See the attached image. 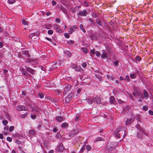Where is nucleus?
<instances>
[{
    "mask_svg": "<svg viewBox=\"0 0 153 153\" xmlns=\"http://www.w3.org/2000/svg\"><path fill=\"white\" fill-rule=\"evenodd\" d=\"M117 129H118V133L119 134V135L121 137L123 135V138H125L127 135V132L123 130L122 128H120Z\"/></svg>",
    "mask_w": 153,
    "mask_h": 153,
    "instance_id": "nucleus-1",
    "label": "nucleus"
},
{
    "mask_svg": "<svg viewBox=\"0 0 153 153\" xmlns=\"http://www.w3.org/2000/svg\"><path fill=\"white\" fill-rule=\"evenodd\" d=\"M71 88V85L68 84H66L63 86V93L64 94H66L67 92Z\"/></svg>",
    "mask_w": 153,
    "mask_h": 153,
    "instance_id": "nucleus-2",
    "label": "nucleus"
},
{
    "mask_svg": "<svg viewBox=\"0 0 153 153\" xmlns=\"http://www.w3.org/2000/svg\"><path fill=\"white\" fill-rule=\"evenodd\" d=\"M134 91L135 92L137 96H139L140 98L143 99L144 98V97H143V96L141 93L140 91L138 88H134Z\"/></svg>",
    "mask_w": 153,
    "mask_h": 153,
    "instance_id": "nucleus-3",
    "label": "nucleus"
},
{
    "mask_svg": "<svg viewBox=\"0 0 153 153\" xmlns=\"http://www.w3.org/2000/svg\"><path fill=\"white\" fill-rule=\"evenodd\" d=\"M79 129L77 128H76L75 129L71 130L69 133V135L71 136H74L78 132Z\"/></svg>",
    "mask_w": 153,
    "mask_h": 153,
    "instance_id": "nucleus-4",
    "label": "nucleus"
},
{
    "mask_svg": "<svg viewBox=\"0 0 153 153\" xmlns=\"http://www.w3.org/2000/svg\"><path fill=\"white\" fill-rule=\"evenodd\" d=\"M16 109L17 110L19 111L22 110L27 111V108L25 106L20 105L16 106Z\"/></svg>",
    "mask_w": 153,
    "mask_h": 153,
    "instance_id": "nucleus-5",
    "label": "nucleus"
},
{
    "mask_svg": "<svg viewBox=\"0 0 153 153\" xmlns=\"http://www.w3.org/2000/svg\"><path fill=\"white\" fill-rule=\"evenodd\" d=\"M93 102L97 104H100L101 103V100L98 97H97L93 98Z\"/></svg>",
    "mask_w": 153,
    "mask_h": 153,
    "instance_id": "nucleus-6",
    "label": "nucleus"
},
{
    "mask_svg": "<svg viewBox=\"0 0 153 153\" xmlns=\"http://www.w3.org/2000/svg\"><path fill=\"white\" fill-rule=\"evenodd\" d=\"M53 27L56 32L59 33H61L62 32V30L61 29L59 25L55 24L53 25Z\"/></svg>",
    "mask_w": 153,
    "mask_h": 153,
    "instance_id": "nucleus-7",
    "label": "nucleus"
},
{
    "mask_svg": "<svg viewBox=\"0 0 153 153\" xmlns=\"http://www.w3.org/2000/svg\"><path fill=\"white\" fill-rule=\"evenodd\" d=\"M27 71L30 73L32 74H34L36 73V71L34 69H33L27 66H25Z\"/></svg>",
    "mask_w": 153,
    "mask_h": 153,
    "instance_id": "nucleus-8",
    "label": "nucleus"
},
{
    "mask_svg": "<svg viewBox=\"0 0 153 153\" xmlns=\"http://www.w3.org/2000/svg\"><path fill=\"white\" fill-rule=\"evenodd\" d=\"M88 12L85 10H83L82 11H80L78 13V14L81 16H86Z\"/></svg>",
    "mask_w": 153,
    "mask_h": 153,
    "instance_id": "nucleus-9",
    "label": "nucleus"
},
{
    "mask_svg": "<svg viewBox=\"0 0 153 153\" xmlns=\"http://www.w3.org/2000/svg\"><path fill=\"white\" fill-rule=\"evenodd\" d=\"M108 57V54L107 52L105 50H103L102 54L101 55L102 58H106Z\"/></svg>",
    "mask_w": 153,
    "mask_h": 153,
    "instance_id": "nucleus-10",
    "label": "nucleus"
},
{
    "mask_svg": "<svg viewBox=\"0 0 153 153\" xmlns=\"http://www.w3.org/2000/svg\"><path fill=\"white\" fill-rule=\"evenodd\" d=\"M143 95L144 97V98L146 100L149 97V95L147 92V91L145 89H144L143 90Z\"/></svg>",
    "mask_w": 153,
    "mask_h": 153,
    "instance_id": "nucleus-11",
    "label": "nucleus"
},
{
    "mask_svg": "<svg viewBox=\"0 0 153 153\" xmlns=\"http://www.w3.org/2000/svg\"><path fill=\"white\" fill-rule=\"evenodd\" d=\"M118 129H117L115 131L113 134L114 135H115V137L117 138H119L121 137V136L119 135V134L118 133Z\"/></svg>",
    "mask_w": 153,
    "mask_h": 153,
    "instance_id": "nucleus-12",
    "label": "nucleus"
},
{
    "mask_svg": "<svg viewBox=\"0 0 153 153\" xmlns=\"http://www.w3.org/2000/svg\"><path fill=\"white\" fill-rule=\"evenodd\" d=\"M77 27L76 26H74L71 27L69 31V33L70 34H71L74 30L76 29Z\"/></svg>",
    "mask_w": 153,
    "mask_h": 153,
    "instance_id": "nucleus-13",
    "label": "nucleus"
},
{
    "mask_svg": "<svg viewBox=\"0 0 153 153\" xmlns=\"http://www.w3.org/2000/svg\"><path fill=\"white\" fill-rule=\"evenodd\" d=\"M64 118L61 116H56V119L57 121L58 122L62 121L64 120Z\"/></svg>",
    "mask_w": 153,
    "mask_h": 153,
    "instance_id": "nucleus-14",
    "label": "nucleus"
},
{
    "mask_svg": "<svg viewBox=\"0 0 153 153\" xmlns=\"http://www.w3.org/2000/svg\"><path fill=\"white\" fill-rule=\"evenodd\" d=\"M59 151L61 152H62L64 150V147L62 143H60L59 144Z\"/></svg>",
    "mask_w": 153,
    "mask_h": 153,
    "instance_id": "nucleus-15",
    "label": "nucleus"
},
{
    "mask_svg": "<svg viewBox=\"0 0 153 153\" xmlns=\"http://www.w3.org/2000/svg\"><path fill=\"white\" fill-rule=\"evenodd\" d=\"M132 123V119H127L125 121L126 125H128L131 123Z\"/></svg>",
    "mask_w": 153,
    "mask_h": 153,
    "instance_id": "nucleus-16",
    "label": "nucleus"
},
{
    "mask_svg": "<svg viewBox=\"0 0 153 153\" xmlns=\"http://www.w3.org/2000/svg\"><path fill=\"white\" fill-rule=\"evenodd\" d=\"M109 101L110 104H114L115 101V99L114 97L113 96H111L109 98Z\"/></svg>",
    "mask_w": 153,
    "mask_h": 153,
    "instance_id": "nucleus-17",
    "label": "nucleus"
},
{
    "mask_svg": "<svg viewBox=\"0 0 153 153\" xmlns=\"http://www.w3.org/2000/svg\"><path fill=\"white\" fill-rule=\"evenodd\" d=\"M76 71H79L81 72L83 71V69L81 68L80 66L76 67Z\"/></svg>",
    "mask_w": 153,
    "mask_h": 153,
    "instance_id": "nucleus-18",
    "label": "nucleus"
},
{
    "mask_svg": "<svg viewBox=\"0 0 153 153\" xmlns=\"http://www.w3.org/2000/svg\"><path fill=\"white\" fill-rule=\"evenodd\" d=\"M111 148H114L117 147V144L116 142H112L111 143Z\"/></svg>",
    "mask_w": 153,
    "mask_h": 153,
    "instance_id": "nucleus-19",
    "label": "nucleus"
},
{
    "mask_svg": "<svg viewBox=\"0 0 153 153\" xmlns=\"http://www.w3.org/2000/svg\"><path fill=\"white\" fill-rule=\"evenodd\" d=\"M103 140V139L100 137H98L96 138L94 140V142L97 141H101Z\"/></svg>",
    "mask_w": 153,
    "mask_h": 153,
    "instance_id": "nucleus-20",
    "label": "nucleus"
},
{
    "mask_svg": "<svg viewBox=\"0 0 153 153\" xmlns=\"http://www.w3.org/2000/svg\"><path fill=\"white\" fill-rule=\"evenodd\" d=\"M29 134L31 135H35L36 134V131L33 130H30L29 132Z\"/></svg>",
    "mask_w": 153,
    "mask_h": 153,
    "instance_id": "nucleus-21",
    "label": "nucleus"
},
{
    "mask_svg": "<svg viewBox=\"0 0 153 153\" xmlns=\"http://www.w3.org/2000/svg\"><path fill=\"white\" fill-rule=\"evenodd\" d=\"M82 50L83 52L85 54L88 53V51L86 48H82Z\"/></svg>",
    "mask_w": 153,
    "mask_h": 153,
    "instance_id": "nucleus-22",
    "label": "nucleus"
},
{
    "mask_svg": "<svg viewBox=\"0 0 153 153\" xmlns=\"http://www.w3.org/2000/svg\"><path fill=\"white\" fill-rule=\"evenodd\" d=\"M22 23L23 24L25 25H28V22L27 21L24 19H22Z\"/></svg>",
    "mask_w": 153,
    "mask_h": 153,
    "instance_id": "nucleus-23",
    "label": "nucleus"
},
{
    "mask_svg": "<svg viewBox=\"0 0 153 153\" xmlns=\"http://www.w3.org/2000/svg\"><path fill=\"white\" fill-rule=\"evenodd\" d=\"M52 27V25L51 24H48L45 25V28L46 29H51Z\"/></svg>",
    "mask_w": 153,
    "mask_h": 153,
    "instance_id": "nucleus-24",
    "label": "nucleus"
},
{
    "mask_svg": "<svg viewBox=\"0 0 153 153\" xmlns=\"http://www.w3.org/2000/svg\"><path fill=\"white\" fill-rule=\"evenodd\" d=\"M136 76L137 75L135 74H131L130 75V77L131 79H135Z\"/></svg>",
    "mask_w": 153,
    "mask_h": 153,
    "instance_id": "nucleus-25",
    "label": "nucleus"
},
{
    "mask_svg": "<svg viewBox=\"0 0 153 153\" xmlns=\"http://www.w3.org/2000/svg\"><path fill=\"white\" fill-rule=\"evenodd\" d=\"M79 27L80 29L82 30L83 32L84 33L86 32L83 26V25L82 24L80 25Z\"/></svg>",
    "mask_w": 153,
    "mask_h": 153,
    "instance_id": "nucleus-26",
    "label": "nucleus"
},
{
    "mask_svg": "<svg viewBox=\"0 0 153 153\" xmlns=\"http://www.w3.org/2000/svg\"><path fill=\"white\" fill-rule=\"evenodd\" d=\"M90 55L91 56H93L92 55H91V54H93V55H94L95 53V49L94 48L93 49L91 50L90 51Z\"/></svg>",
    "mask_w": 153,
    "mask_h": 153,
    "instance_id": "nucleus-27",
    "label": "nucleus"
},
{
    "mask_svg": "<svg viewBox=\"0 0 153 153\" xmlns=\"http://www.w3.org/2000/svg\"><path fill=\"white\" fill-rule=\"evenodd\" d=\"M21 70V71L22 74L24 75V74H26V73L27 72L25 70L24 68H20Z\"/></svg>",
    "mask_w": 153,
    "mask_h": 153,
    "instance_id": "nucleus-28",
    "label": "nucleus"
},
{
    "mask_svg": "<svg viewBox=\"0 0 153 153\" xmlns=\"http://www.w3.org/2000/svg\"><path fill=\"white\" fill-rule=\"evenodd\" d=\"M86 149L88 151H89L91 150L92 148L90 145H88L86 146Z\"/></svg>",
    "mask_w": 153,
    "mask_h": 153,
    "instance_id": "nucleus-29",
    "label": "nucleus"
},
{
    "mask_svg": "<svg viewBox=\"0 0 153 153\" xmlns=\"http://www.w3.org/2000/svg\"><path fill=\"white\" fill-rule=\"evenodd\" d=\"M68 125L66 123H64L62 124V127L63 128H66L68 126Z\"/></svg>",
    "mask_w": 153,
    "mask_h": 153,
    "instance_id": "nucleus-30",
    "label": "nucleus"
},
{
    "mask_svg": "<svg viewBox=\"0 0 153 153\" xmlns=\"http://www.w3.org/2000/svg\"><path fill=\"white\" fill-rule=\"evenodd\" d=\"M2 123L4 126H6L8 122L6 120H4L2 121Z\"/></svg>",
    "mask_w": 153,
    "mask_h": 153,
    "instance_id": "nucleus-31",
    "label": "nucleus"
},
{
    "mask_svg": "<svg viewBox=\"0 0 153 153\" xmlns=\"http://www.w3.org/2000/svg\"><path fill=\"white\" fill-rule=\"evenodd\" d=\"M143 109L145 111H147L148 109V107L146 105H144L143 107Z\"/></svg>",
    "mask_w": 153,
    "mask_h": 153,
    "instance_id": "nucleus-32",
    "label": "nucleus"
},
{
    "mask_svg": "<svg viewBox=\"0 0 153 153\" xmlns=\"http://www.w3.org/2000/svg\"><path fill=\"white\" fill-rule=\"evenodd\" d=\"M38 96L41 98H43L44 97V94L42 93H38Z\"/></svg>",
    "mask_w": 153,
    "mask_h": 153,
    "instance_id": "nucleus-33",
    "label": "nucleus"
},
{
    "mask_svg": "<svg viewBox=\"0 0 153 153\" xmlns=\"http://www.w3.org/2000/svg\"><path fill=\"white\" fill-rule=\"evenodd\" d=\"M124 80H126L127 82H129L130 80V79L129 78V76L128 75H126V78H124Z\"/></svg>",
    "mask_w": 153,
    "mask_h": 153,
    "instance_id": "nucleus-34",
    "label": "nucleus"
},
{
    "mask_svg": "<svg viewBox=\"0 0 153 153\" xmlns=\"http://www.w3.org/2000/svg\"><path fill=\"white\" fill-rule=\"evenodd\" d=\"M53 31L52 30H49L48 31V33L49 35L53 34Z\"/></svg>",
    "mask_w": 153,
    "mask_h": 153,
    "instance_id": "nucleus-35",
    "label": "nucleus"
},
{
    "mask_svg": "<svg viewBox=\"0 0 153 153\" xmlns=\"http://www.w3.org/2000/svg\"><path fill=\"white\" fill-rule=\"evenodd\" d=\"M70 66L71 68L73 69H75L76 67V66L74 64H71Z\"/></svg>",
    "mask_w": 153,
    "mask_h": 153,
    "instance_id": "nucleus-36",
    "label": "nucleus"
},
{
    "mask_svg": "<svg viewBox=\"0 0 153 153\" xmlns=\"http://www.w3.org/2000/svg\"><path fill=\"white\" fill-rule=\"evenodd\" d=\"M87 101L88 103L91 104L92 102H93V99H92V100H91V99H87Z\"/></svg>",
    "mask_w": 153,
    "mask_h": 153,
    "instance_id": "nucleus-37",
    "label": "nucleus"
},
{
    "mask_svg": "<svg viewBox=\"0 0 153 153\" xmlns=\"http://www.w3.org/2000/svg\"><path fill=\"white\" fill-rule=\"evenodd\" d=\"M14 129V127L13 126H11L10 127L9 129V131L10 132H12Z\"/></svg>",
    "mask_w": 153,
    "mask_h": 153,
    "instance_id": "nucleus-38",
    "label": "nucleus"
},
{
    "mask_svg": "<svg viewBox=\"0 0 153 153\" xmlns=\"http://www.w3.org/2000/svg\"><path fill=\"white\" fill-rule=\"evenodd\" d=\"M96 22H97V24L98 25H100V26L102 24L101 23V22H100V20L99 19H96Z\"/></svg>",
    "mask_w": 153,
    "mask_h": 153,
    "instance_id": "nucleus-39",
    "label": "nucleus"
},
{
    "mask_svg": "<svg viewBox=\"0 0 153 153\" xmlns=\"http://www.w3.org/2000/svg\"><path fill=\"white\" fill-rule=\"evenodd\" d=\"M135 59L138 61H140L141 60V57L138 56H136L135 58Z\"/></svg>",
    "mask_w": 153,
    "mask_h": 153,
    "instance_id": "nucleus-40",
    "label": "nucleus"
},
{
    "mask_svg": "<svg viewBox=\"0 0 153 153\" xmlns=\"http://www.w3.org/2000/svg\"><path fill=\"white\" fill-rule=\"evenodd\" d=\"M66 53L67 54L68 57H70L71 56V53L69 51H67L66 52Z\"/></svg>",
    "mask_w": 153,
    "mask_h": 153,
    "instance_id": "nucleus-41",
    "label": "nucleus"
},
{
    "mask_svg": "<svg viewBox=\"0 0 153 153\" xmlns=\"http://www.w3.org/2000/svg\"><path fill=\"white\" fill-rule=\"evenodd\" d=\"M65 101L67 102H69L70 101L69 95L65 98Z\"/></svg>",
    "mask_w": 153,
    "mask_h": 153,
    "instance_id": "nucleus-42",
    "label": "nucleus"
},
{
    "mask_svg": "<svg viewBox=\"0 0 153 153\" xmlns=\"http://www.w3.org/2000/svg\"><path fill=\"white\" fill-rule=\"evenodd\" d=\"M84 5L86 7H88L89 5L88 2L86 1H84Z\"/></svg>",
    "mask_w": 153,
    "mask_h": 153,
    "instance_id": "nucleus-43",
    "label": "nucleus"
},
{
    "mask_svg": "<svg viewBox=\"0 0 153 153\" xmlns=\"http://www.w3.org/2000/svg\"><path fill=\"white\" fill-rule=\"evenodd\" d=\"M7 140L8 141L10 142H12V139L10 137H7Z\"/></svg>",
    "mask_w": 153,
    "mask_h": 153,
    "instance_id": "nucleus-44",
    "label": "nucleus"
},
{
    "mask_svg": "<svg viewBox=\"0 0 153 153\" xmlns=\"http://www.w3.org/2000/svg\"><path fill=\"white\" fill-rule=\"evenodd\" d=\"M64 36L66 38H69V36L67 33H65L64 34Z\"/></svg>",
    "mask_w": 153,
    "mask_h": 153,
    "instance_id": "nucleus-45",
    "label": "nucleus"
},
{
    "mask_svg": "<svg viewBox=\"0 0 153 153\" xmlns=\"http://www.w3.org/2000/svg\"><path fill=\"white\" fill-rule=\"evenodd\" d=\"M36 35V33H31L30 35H29V37L30 38H32L33 36H35V35Z\"/></svg>",
    "mask_w": 153,
    "mask_h": 153,
    "instance_id": "nucleus-46",
    "label": "nucleus"
},
{
    "mask_svg": "<svg viewBox=\"0 0 153 153\" xmlns=\"http://www.w3.org/2000/svg\"><path fill=\"white\" fill-rule=\"evenodd\" d=\"M79 116L78 114H76V117L75 119V121H77V120L79 119Z\"/></svg>",
    "mask_w": 153,
    "mask_h": 153,
    "instance_id": "nucleus-47",
    "label": "nucleus"
},
{
    "mask_svg": "<svg viewBox=\"0 0 153 153\" xmlns=\"http://www.w3.org/2000/svg\"><path fill=\"white\" fill-rule=\"evenodd\" d=\"M8 1L10 4H12L15 2V0H8Z\"/></svg>",
    "mask_w": 153,
    "mask_h": 153,
    "instance_id": "nucleus-48",
    "label": "nucleus"
},
{
    "mask_svg": "<svg viewBox=\"0 0 153 153\" xmlns=\"http://www.w3.org/2000/svg\"><path fill=\"white\" fill-rule=\"evenodd\" d=\"M26 113H25L23 114L20 115V117L21 118H25L26 117Z\"/></svg>",
    "mask_w": 153,
    "mask_h": 153,
    "instance_id": "nucleus-49",
    "label": "nucleus"
},
{
    "mask_svg": "<svg viewBox=\"0 0 153 153\" xmlns=\"http://www.w3.org/2000/svg\"><path fill=\"white\" fill-rule=\"evenodd\" d=\"M96 55L97 56H100L101 55V53L100 52L97 51L96 52Z\"/></svg>",
    "mask_w": 153,
    "mask_h": 153,
    "instance_id": "nucleus-50",
    "label": "nucleus"
},
{
    "mask_svg": "<svg viewBox=\"0 0 153 153\" xmlns=\"http://www.w3.org/2000/svg\"><path fill=\"white\" fill-rule=\"evenodd\" d=\"M74 41H73V40H70V41H68V42H67V43L69 44H73L74 43Z\"/></svg>",
    "mask_w": 153,
    "mask_h": 153,
    "instance_id": "nucleus-51",
    "label": "nucleus"
},
{
    "mask_svg": "<svg viewBox=\"0 0 153 153\" xmlns=\"http://www.w3.org/2000/svg\"><path fill=\"white\" fill-rule=\"evenodd\" d=\"M87 66V65L85 63H83L82 64V66L83 68H85Z\"/></svg>",
    "mask_w": 153,
    "mask_h": 153,
    "instance_id": "nucleus-52",
    "label": "nucleus"
},
{
    "mask_svg": "<svg viewBox=\"0 0 153 153\" xmlns=\"http://www.w3.org/2000/svg\"><path fill=\"white\" fill-rule=\"evenodd\" d=\"M71 11L73 13H75L76 12V10L75 8H73L71 9Z\"/></svg>",
    "mask_w": 153,
    "mask_h": 153,
    "instance_id": "nucleus-53",
    "label": "nucleus"
},
{
    "mask_svg": "<svg viewBox=\"0 0 153 153\" xmlns=\"http://www.w3.org/2000/svg\"><path fill=\"white\" fill-rule=\"evenodd\" d=\"M56 22L58 23H60V20L58 18H57L55 20Z\"/></svg>",
    "mask_w": 153,
    "mask_h": 153,
    "instance_id": "nucleus-54",
    "label": "nucleus"
},
{
    "mask_svg": "<svg viewBox=\"0 0 153 153\" xmlns=\"http://www.w3.org/2000/svg\"><path fill=\"white\" fill-rule=\"evenodd\" d=\"M85 149V146L84 145L81 149L80 151L81 152H83Z\"/></svg>",
    "mask_w": 153,
    "mask_h": 153,
    "instance_id": "nucleus-55",
    "label": "nucleus"
},
{
    "mask_svg": "<svg viewBox=\"0 0 153 153\" xmlns=\"http://www.w3.org/2000/svg\"><path fill=\"white\" fill-rule=\"evenodd\" d=\"M149 114L151 115H153V111H152V110H149Z\"/></svg>",
    "mask_w": 153,
    "mask_h": 153,
    "instance_id": "nucleus-56",
    "label": "nucleus"
},
{
    "mask_svg": "<svg viewBox=\"0 0 153 153\" xmlns=\"http://www.w3.org/2000/svg\"><path fill=\"white\" fill-rule=\"evenodd\" d=\"M45 39L46 40H48V41H50L51 42L52 41V39H51L49 38H48V37H45Z\"/></svg>",
    "mask_w": 153,
    "mask_h": 153,
    "instance_id": "nucleus-57",
    "label": "nucleus"
},
{
    "mask_svg": "<svg viewBox=\"0 0 153 153\" xmlns=\"http://www.w3.org/2000/svg\"><path fill=\"white\" fill-rule=\"evenodd\" d=\"M56 93L58 95L60 94L61 93L60 91L59 90H56Z\"/></svg>",
    "mask_w": 153,
    "mask_h": 153,
    "instance_id": "nucleus-58",
    "label": "nucleus"
},
{
    "mask_svg": "<svg viewBox=\"0 0 153 153\" xmlns=\"http://www.w3.org/2000/svg\"><path fill=\"white\" fill-rule=\"evenodd\" d=\"M31 118L33 119H35L36 118V116L35 115H32L31 116Z\"/></svg>",
    "mask_w": 153,
    "mask_h": 153,
    "instance_id": "nucleus-59",
    "label": "nucleus"
},
{
    "mask_svg": "<svg viewBox=\"0 0 153 153\" xmlns=\"http://www.w3.org/2000/svg\"><path fill=\"white\" fill-rule=\"evenodd\" d=\"M22 53L24 54L27 55L28 54V51H22Z\"/></svg>",
    "mask_w": 153,
    "mask_h": 153,
    "instance_id": "nucleus-60",
    "label": "nucleus"
},
{
    "mask_svg": "<svg viewBox=\"0 0 153 153\" xmlns=\"http://www.w3.org/2000/svg\"><path fill=\"white\" fill-rule=\"evenodd\" d=\"M16 142L18 144H20L22 143L21 142L18 140H16Z\"/></svg>",
    "mask_w": 153,
    "mask_h": 153,
    "instance_id": "nucleus-61",
    "label": "nucleus"
},
{
    "mask_svg": "<svg viewBox=\"0 0 153 153\" xmlns=\"http://www.w3.org/2000/svg\"><path fill=\"white\" fill-rule=\"evenodd\" d=\"M52 4L53 5H55L56 4V3L55 1L53 0L52 1Z\"/></svg>",
    "mask_w": 153,
    "mask_h": 153,
    "instance_id": "nucleus-62",
    "label": "nucleus"
},
{
    "mask_svg": "<svg viewBox=\"0 0 153 153\" xmlns=\"http://www.w3.org/2000/svg\"><path fill=\"white\" fill-rule=\"evenodd\" d=\"M114 64L116 66H117L118 65V62L117 61H116L114 62Z\"/></svg>",
    "mask_w": 153,
    "mask_h": 153,
    "instance_id": "nucleus-63",
    "label": "nucleus"
},
{
    "mask_svg": "<svg viewBox=\"0 0 153 153\" xmlns=\"http://www.w3.org/2000/svg\"><path fill=\"white\" fill-rule=\"evenodd\" d=\"M53 99L52 97H48L47 98L46 100H49L51 101H52L53 100Z\"/></svg>",
    "mask_w": 153,
    "mask_h": 153,
    "instance_id": "nucleus-64",
    "label": "nucleus"
}]
</instances>
